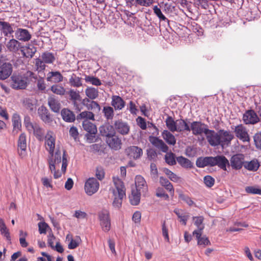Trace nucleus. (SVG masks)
<instances>
[{"instance_id": "nucleus-20", "label": "nucleus", "mask_w": 261, "mask_h": 261, "mask_svg": "<svg viewBox=\"0 0 261 261\" xmlns=\"http://www.w3.org/2000/svg\"><path fill=\"white\" fill-rule=\"evenodd\" d=\"M20 51L23 57L32 58L37 51V48L31 44H27L20 47Z\"/></svg>"}, {"instance_id": "nucleus-3", "label": "nucleus", "mask_w": 261, "mask_h": 261, "mask_svg": "<svg viewBox=\"0 0 261 261\" xmlns=\"http://www.w3.org/2000/svg\"><path fill=\"white\" fill-rule=\"evenodd\" d=\"M237 138L241 141L245 142L250 141V137L247 128L242 124L235 126L233 128L231 127Z\"/></svg>"}, {"instance_id": "nucleus-59", "label": "nucleus", "mask_w": 261, "mask_h": 261, "mask_svg": "<svg viewBox=\"0 0 261 261\" xmlns=\"http://www.w3.org/2000/svg\"><path fill=\"white\" fill-rule=\"evenodd\" d=\"M204 182L207 187L211 188L214 185L215 179L210 175H206L204 177Z\"/></svg>"}, {"instance_id": "nucleus-61", "label": "nucleus", "mask_w": 261, "mask_h": 261, "mask_svg": "<svg viewBox=\"0 0 261 261\" xmlns=\"http://www.w3.org/2000/svg\"><path fill=\"white\" fill-rule=\"evenodd\" d=\"M138 125L142 129H146L147 128L146 123L144 118L139 116L137 119Z\"/></svg>"}, {"instance_id": "nucleus-38", "label": "nucleus", "mask_w": 261, "mask_h": 261, "mask_svg": "<svg viewBox=\"0 0 261 261\" xmlns=\"http://www.w3.org/2000/svg\"><path fill=\"white\" fill-rule=\"evenodd\" d=\"M142 193L133 190L132 192V194L129 196V201L131 204L133 205H137L140 201V197Z\"/></svg>"}, {"instance_id": "nucleus-58", "label": "nucleus", "mask_w": 261, "mask_h": 261, "mask_svg": "<svg viewBox=\"0 0 261 261\" xmlns=\"http://www.w3.org/2000/svg\"><path fill=\"white\" fill-rule=\"evenodd\" d=\"M48 225L45 222H40L38 223L39 232L40 234H46Z\"/></svg>"}, {"instance_id": "nucleus-2", "label": "nucleus", "mask_w": 261, "mask_h": 261, "mask_svg": "<svg viewBox=\"0 0 261 261\" xmlns=\"http://www.w3.org/2000/svg\"><path fill=\"white\" fill-rule=\"evenodd\" d=\"M113 181L116 190H113L115 198L113 202V206L115 208H119L121 206L123 198L125 197V188L123 181L118 178H113Z\"/></svg>"}, {"instance_id": "nucleus-30", "label": "nucleus", "mask_w": 261, "mask_h": 261, "mask_svg": "<svg viewBox=\"0 0 261 261\" xmlns=\"http://www.w3.org/2000/svg\"><path fill=\"white\" fill-rule=\"evenodd\" d=\"M174 213L177 215L178 219H179L180 222L186 226L187 225V222L190 217L189 214L178 208L174 209Z\"/></svg>"}, {"instance_id": "nucleus-28", "label": "nucleus", "mask_w": 261, "mask_h": 261, "mask_svg": "<svg viewBox=\"0 0 261 261\" xmlns=\"http://www.w3.org/2000/svg\"><path fill=\"white\" fill-rule=\"evenodd\" d=\"M61 114L63 119L67 122H72L75 119V116L73 112L68 109L62 110Z\"/></svg>"}, {"instance_id": "nucleus-33", "label": "nucleus", "mask_w": 261, "mask_h": 261, "mask_svg": "<svg viewBox=\"0 0 261 261\" xmlns=\"http://www.w3.org/2000/svg\"><path fill=\"white\" fill-rule=\"evenodd\" d=\"M162 136L165 141L169 145H174L176 140L174 136L167 130H164L162 133Z\"/></svg>"}, {"instance_id": "nucleus-5", "label": "nucleus", "mask_w": 261, "mask_h": 261, "mask_svg": "<svg viewBox=\"0 0 261 261\" xmlns=\"http://www.w3.org/2000/svg\"><path fill=\"white\" fill-rule=\"evenodd\" d=\"M98 219L102 230L108 232L111 229V220L109 213L106 210L101 211L98 214Z\"/></svg>"}, {"instance_id": "nucleus-26", "label": "nucleus", "mask_w": 261, "mask_h": 261, "mask_svg": "<svg viewBox=\"0 0 261 261\" xmlns=\"http://www.w3.org/2000/svg\"><path fill=\"white\" fill-rule=\"evenodd\" d=\"M82 103L88 110L97 111V112L100 110L99 105L95 101L90 100L89 99L85 98L83 100Z\"/></svg>"}, {"instance_id": "nucleus-55", "label": "nucleus", "mask_w": 261, "mask_h": 261, "mask_svg": "<svg viewBox=\"0 0 261 261\" xmlns=\"http://www.w3.org/2000/svg\"><path fill=\"white\" fill-rule=\"evenodd\" d=\"M245 191L249 194L261 195V189L254 186H248L245 188Z\"/></svg>"}, {"instance_id": "nucleus-14", "label": "nucleus", "mask_w": 261, "mask_h": 261, "mask_svg": "<svg viewBox=\"0 0 261 261\" xmlns=\"http://www.w3.org/2000/svg\"><path fill=\"white\" fill-rule=\"evenodd\" d=\"M245 162L244 155L242 153L234 154L230 159L231 166L235 170L241 169Z\"/></svg>"}, {"instance_id": "nucleus-47", "label": "nucleus", "mask_w": 261, "mask_h": 261, "mask_svg": "<svg viewBox=\"0 0 261 261\" xmlns=\"http://www.w3.org/2000/svg\"><path fill=\"white\" fill-rule=\"evenodd\" d=\"M0 25L2 26V30L5 35L11 34L13 33V30L11 25L7 22H0Z\"/></svg>"}, {"instance_id": "nucleus-41", "label": "nucleus", "mask_w": 261, "mask_h": 261, "mask_svg": "<svg viewBox=\"0 0 261 261\" xmlns=\"http://www.w3.org/2000/svg\"><path fill=\"white\" fill-rule=\"evenodd\" d=\"M82 78L80 77L74 73H73L70 76L69 79V83L70 85L74 87H80L82 86Z\"/></svg>"}, {"instance_id": "nucleus-24", "label": "nucleus", "mask_w": 261, "mask_h": 261, "mask_svg": "<svg viewBox=\"0 0 261 261\" xmlns=\"http://www.w3.org/2000/svg\"><path fill=\"white\" fill-rule=\"evenodd\" d=\"M152 144L164 152H167L168 150V146L165 142L159 138L153 137L150 140Z\"/></svg>"}, {"instance_id": "nucleus-1", "label": "nucleus", "mask_w": 261, "mask_h": 261, "mask_svg": "<svg viewBox=\"0 0 261 261\" xmlns=\"http://www.w3.org/2000/svg\"><path fill=\"white\" fill-rule=\"evenodd\" d=\"M56 138L54 133L51 130L47 131L45 136V146L46 149L49 152V156L47 160L50 170L53 171L55 169V164H59L62 161L61 170L62 172L65 173L68 165L67 154L64 150L62 158L61 152L57 149L54 154L55 147Z\"/></svg>"}, {"instance_id": "nucleus-11", "label": "nucleus", "mask_w": 261, "mask_h": 261, "mask_svg": "<svg viewBox=\"0 0 261 261\" xmlns=\"http://www.w3.org/2000/svg\"><path fill=\"white\" fill-rule=\"evenodd\" d=\"M135 190L145 195L148 191V186L144 178L140 175H137L135 177Z\"/></svg>"}, {"instance_id": "nucleus-17", "label": "nucleus", "mask_w": 261, "mask_h": 261, "mask_svg": "<svg viewBox=\"0 0 261 261\" xmlns=\"http://www.w3.org/2000/svg\"><path fill=\"white\" fill-rule=\"evenodd\" d=\"M106 142L111 149L115 150H119L121 147V140L115 135L107 138Z\"/></svg>"}, {"instance_id": "nucleus-63", "label": "nucleus", "mask_w": 261, "mask_h": 261, "mask_svg": "<svg viewBox=\"0 0 261 261\" xmlns=\"http://www.w3.org/2000/svg\"><path fill=\"white\" fill-rule=\"evenodd\" d=\"M193 219L194 221V224L197 227H198L199 228H203V226H202V227L201 226V225L203 221V220H204V218L202 216L194 217L193 218Z\"/></svg>"}, {"instance_id": "nucleus-48", "label": "nucleus", "mask_w": 261, "mask_h": 261, "mask_svg": "<svg viewBox=\"0 0 261 261\" xmlns=\"http://www.w3.org/2000/svg\"><path fill=\"white\" fill-rule=\"evenodd\" d=\"M46 63L41 58H36L35 59V67L36 70L38 72L44 71L46 68Z\"/></svg>"}, {"instance_id": "nucleus-35", "label": "nucleus", "mask_w": 261, "mask_h": 261, "mask_svg": "<svg viewBox=\"0 0 261 261\" xmlns=\"http://www.w3.org/2000/svg\"><path fill=\"white\" fill-rule=\"evenodd\" d=\"M176 132H190V126L184 119L177 120Z\"/></svg>"}, {"instance_id": "nucleus-10", "label": "nucleus", "mask_w": 261, "mask_h": 261, "mask_svg": "<svg viewBox=\"0 0 261 261\" xmlns=\"http://www.w3.org/2000/svg\"><path fill=\"white\" fill-rule=\"evenodd\" d=\"M243 120L246 124H255L259 121V118L254 110H249L243 114Z\"/></svg>"}, {"instance_id": "nucleus-25", "label": "nucleus", "mask_w": 261, "mask_h": 261, "mask_svg": "<svg viewBox=\"0 0 261 261\" xmlns=\"http://www.w3.org/2000/svg\"><path fill=\"white\" fill-rule=\"evenodd\" d=\"M12 122L13 125L12 133L16 134L21 128V121L20 116L17 113H14L12 116Z\"/></svg>"}, {"instance_id": "nucleus-21", "label": "nucleus", "mask_w": 261, "mask_h": 261, "mask_svg": "<svg viewBox=\"0 0 261 261\" xmlns=\"http://www.w3.org/2000/svg\"><path fill=\"white\" fill-rule=\"evenodd\" d=\"M99 132L102 136L107 138L115 135V129L114 126L109 123L105 124L99 127Z\"/></svg>"}, {"instance_id": "nucleus-27", "label": "nucleus", "mask_w": 261, "mask_h": 261, "mask_svg": "<svg viewBox=\"0 0 261 261\" xmlns=\"http://www.w3.org/2000/svg\"><path fill=\"white\" fill-rule=\"evenodd\" d=\"M6 46L8 50L13 53H16L20 49V43L15 39H10L6 43Z\"/></svg>"}, {"instance_id": "nucleus-50", "label": "nucleus", "mask_w": 261, "mask_h": 261, "mask_svg": "<svg viewBox=\"0 0 261 261\" xmlns=\"http://www.w3.org/2000/svg\"><path fill=\"white\" fill-rule=\"evenodd\" d=\"M165 156V160L166 162L169 165H174L176 164V160L175 159V154L171 152H166Z\"/></svg>"}, {"instance_id": "nucleus-34", "label": "nucleus", "mask_w": 261, "mask_h": 261, "mask_svg": "<svg viewBox=\"0 0 261 261\" xmlns=\"http://www.w3.org/2000/svg\"><path fill=\"white\" fill-rule=\"evenodd\" d=\"M244 167L248 170L256 171L259 167V163L257 160H253L250 162H245Z\"/></svg>"}, {"instance_id": "nucleus-52", "label": "nucleus", "mask_w": 261, "mask_h": 261, "mask_svg": "<svg viewBox=\"0 0 261 261\" xmlns=\"http://www.w3.org/2000/svg\"><path fill=\"white\" fill-rule=\"evenodd\" d=\"M81 242L80 237L76 236L75 239H71L70 242L68 244V248L70 249H74L77 247Z\"/></svg>"}, {"instance_id": "nucleus-37", "label": "nucleus", "mask_w": 261, "mask_h": 261, "mask_svg": "<svg viewBox=\"0 0 261 261\" xmlns=\"http://www.w3.org/2000/svg\"><path fill=\"white\" fill-rule=\"evenodd\" d=\"M98 89L94 87H88L85 90L86 95L88 97V99L94 100L97 98L98 96Z\"/></svg>"}, {"instance_id": "nucleus-9", "label": "nucleus", "mask_w": 261, "mask_h": 261, "mask_svg": "<svg viewBox=\"0 0 261 261\" xmlns=\"http://www.w3.org/2000/svg\"><path fill=\"white\" fill-rule=\"evenodd\" d=\"M219 135L220 141V146L222 148L225 146H228L234 138L233 135L230 132L224 129H220Z\"/></svg>"}, {"instance_id": "nucleus-39", "label": "nucleus", "mask_w": 261, "mask_h": 261, "mask_svg": "<svg viewBox=\"0 0 261 261\" xmlns=\"http://www.w3.org/2000/svg\"><path fill=\"white\" fill-rule=\"evenodd\" d=\"M41 59L46 63V64H53L56 60L54 54L49 51L43 53L41 56Z\"/></svg>"}, {"instance_id": "nucleus-62", "label": "nucleus", "mask_w": 261, "mask_h": 261, "mask_svg": "<svg viewBox=\"0 0 261 261\" xmlns=\"http://www.w3.org/2000/svg\"><path fill=\"white\" fill-rule=\"evenodd\" d=\"M197 244L198 245H203L205 247L206 246L211 245V242L208 238L202 237L197 241Z\"/></svg>"}, {"instance_id": "nucleus-32", "label": "nucleus", "mask_w": 261, "mask_h": 261, "mask_svg": "<svg viewBox=\"0 0 261 261\" xmlns=\"http://www.w3.org/2000/svg\"><path fill=\"white\" fill-rule=\"evenodd\" d=\"M63 76L59 71H50L47 74V80L58 83L63 81Z\"/></svg>"}, {"instance_id": "nucleus-7", "label": "nucleus", "mask_w": 261, "mask_h": 261, "mask_svg": "<svg viewBox=\"0 0 261 261\" xmlns=\"http://www.w3.org/2000/svg\"><path fill=\"white\" fill-rule=\"evenodd\" d=\"M11 87L14 89H24L27 86V78L13 74L11 77Z\"/></svg>"}, {"instance_id": "nucleus-22", "label": "nucleus", "mask_w": 261, "mask_h": 261, "mask_svg": "<svg viewBox=\"0 0 261 261\" xmlns=\"http://www.w3.org/2000/svg\"><path fill=\"white\" fill-rule=\"evenodd\" d=\"M15 37L20 41L27 42L31 39L32 35L28 30L19 28L15 32Z\"/></svg>"}, {"instance_id": "nucleus-54", "label": "nucleus", "mask_w": 261, "mask_h": 261, "mask_svg": "<svg viewBox=\"0 0 261 261\" xmlns=\"http://www.w3.org/2000/svg\"><path fill=\"white\" fill-rule=\"evenodd\" d=\"M253 140L256 148L261 150V132H257L254 134Z\"/></svg>"}, {"instance_id": "nucleus-19", "label": "nucleus", "mask_w": 261, "mask_h": 261, "mask_svg": "<svg viewBox=\"0 0 261 261\" xmlns=\"http://www.w3.org/2000/svg\"><path fill=\"white\" fill-rule=\"evenodd\" d=\"M115 129L120 134L126 135L128 134L130 129L128 124L121 120L116 121L114 123Z\"/></svg>"}, {"instance_id": "nucleus-23", "label": "nucleus", "mask_w": 261, "mask_h": 261, "mask_svg": "<svg viewBox=\"0 0 261 261\" xmlns=\"http://www.w3.org/2000/svg\"><path fill=\"white\" fill-rule=\"evenodd\" d=\"M48 105L52 111L59 113L61 109V103L59 100L54 96H50L48 98Z\"/></svg>"}, {"instance_id": "nucleus-29", "label": "nucleus", "mask_w": 261, "mask_h": 261, "mask_svg": "<svg viewBox=\"0 0 261 261\" xmlns=\"http://www.w3.org/2000/svg\"><path fill=\"white\" fill-rule=\"evenodd\" d=\"M83 129L89 134L95 135L97 130L96 125L88 120H83L82 123Z\"/></svg>"}, {"instance_id": "nucleus-13", "label": "nucleus", "mask_w": 261, "mask_h": 261, "mask_svg": "<svg viewBox=\"0 0 261 261\" xmlns=\"http://www.w3.org/2000/svg\"><path fill=\"white\" fill-rule=\"evenodd\" d=\"M125 153L129 159L137 160L142 155V149L136 146H130L125 149Z\"/></svg>"}, {"instance_id": "nucleus-31", "label": "nucleus", "mask_w": 261, "mask_h": 261, "mask_svg": "<svg viewBox=\"0 0 261 261\" xmlns=\"http://www.w3.org/2000/svg\"><path fill=\"white\" fill-rule=\"evenodd\" d=\"M112 106H113L115 110L122 109L125 105V102L119 96L113 95L112 97Z\"/></svg>"}, {"instance_id": "nucleus-51", "label": "nucleus", "mask_w": 261, "mask_h": 261, "mask_svg": "<svg viewBox=\"0 0 261 261\" xmlns=\"http://www.w3.org/2000/svg\"><path fill=\"white\" fill-rule=\"evenodd\" d=\"M164 172L169 178L174 182H177L180 179L179 177L167 168H164Z\"/></svg>"}, {"instance_id": "nucleus-12", "label": "nucleus", "mask_w": 261, "mask_h": 261, "mask_svg": "<svg viewBox=\"0 0 261 261\" xmlns=\"http://www.w3.org/2000/svg\"><path fill=\"white\" fill-rule=\"evenodd\" d=\"M212 166H218L220 168L226 171V166L229 165V161L224 155L211 156Z\"/></svg>"}, {"instance_id": "nucleus-40", "label": "nucleus", "mask_w": 261, "mask_h": 261, "mask_svg": "<svg viewBox=\"0 0 261 261\" xmlns=\"http://www.w3.org/2000/svg\"><path fill=\"white\" fill-rule=\"evenodd\" d=\"M95 115L92 112L85 111L81 112L80 114L77 115L76 119L77 120L83 119V120H94Z\"/></svg>"}, {"instance_id": "nucleus-57", "label": "nucleus", "mask_w": 261, "mask_h": 261, "mask_svg": "<svg viewBox=\"0 0 261 261\" xmlns=\"http://www.w3.org/2000/svg\"><path fill=\"white\" fill-rule=\"evenodd\" d=\"M105 173L103 168L101 166H98L96 168L95 176L98 179L101 180L105 177Z\"/></svg>"}, {"instance_id": "nucleus-56", "label": "nucleus", "mask_w": 261, "mask_h": 261, "mask_svg": "<svg viewBox=\"0 0 261 261\" xmlns=\"http://www.w3.org/2000/svg\"><path fill=\"white\" fill-rule=\"evenodd\" d=\"M153 10L154 14L161 20L165 21L167 20V18L163 14L161 9L158 6H154L153 8Z\"/></svg>"}, {"instance_id": "nucleus-6", "label": "nucleus", "mask_w": 261, "mask_h": 261, "mask_svg": "<svg viewBox=\"0 0 261 261\" xmlns=\"http://www.w3.org/2000/svg\"><path fill=\"white\" fill-rule=\"evenodd\" d=\"M190 131L191 130L193 135L195 136L201 135L202 134L206 133L208 129L207 124L202 123L201 121H193L191 123L190 126Z\"/></svg>"}, {"instance_id": "nucleus-43", "label": "nucleus", "mask_w": 261, "mask_h": 261, "mask_svg": "<svg viewBox=\"0 0 261 261\" xmlns=\"http://www.w3.org/2000/svg\"><path fill=\"white\" fill-rule=\"evenodd\" d=\"M102 112L107 120L113 119L114 116V111L112 107L110 106L104 107Z\"/></svg>"}, {"instance_id": "nucleus-53", "label": "nucleus", "mask_w": 261, "mask_h": 261, "mask_svg": "<svg viewBox=\"0 0 261 261\" xmlns=\"http://www.w3.org/2000/svg\"><path fill=\"white\" fill-rule=\"evenodd\" d=\"M68 94L71 101L79 100L80 101L81 100V97L79 91L70 89L68 92Z\"/></svg>"}, {"instance_id": "nucleus-44", "label": "nucleus", "mask_w": 261, "mask_h": 261, "mask_svg": "<svg viewBox=\"0 0 261 261\" xmlns=\"http://www.w3.org/2000/svg\"><path fill=\"white\" fill-rule=\"evenodd\" d=\"M165 122L169 130L172 132H176L177 120L175 121L172 117L168 116L166 119Z\"/></svg>"}, {"instance_id": "nucleus-60", "label": "nucleus", "mask_w": 261, "mask_h": 261, "mask_svg": "<svg viewBox=\"0 0 261 261\" xmlns=\"http://www.w3.org/2000/svg\"><path fill=\"white\" fill-rule=\"evenodd\" d=\"M22 103L23 105L26 109H29L30 110H33L34 105L32 102L31 99L27 98H24L23 100Z\"/></svg>"}, {"instance_id": "nucleus-64", "label": "nucleus", "mask_w": 261, "mask_h": 261, "mask_svg": "<svg viewBox=\"0 0 261 261\" xmlns=\"http://www.w3.org/2000/svg\"><path fill=\"white\" fill-rule=\"evenodd\" d=\"M156 196L158 197L163 198L165 200L169 199V195L165 193L162 189H158L156 192Z\"/></svg>"}, {"instance_id": "nucleus-4", "label": "nucleus", "mask_w": 261, "mask_h": 261, "mask_svg": "<svg viewBox=\"0 0 261 261\" xmlns=\"http://www.w3.org/2000/svg\"><path fill=\"white\" fill-rule=\"evenodd\" d=\"M99 188V183L94 177L89 178L85 182L84 190L85 193L89 196L96 193Z\"/></svg>"}, {"instance_id": "nucleus-36", "label": "nucleus", "mask_w": 261, "mask_h": 261, "mask_svg": "<svg viewBox=\"0 0 261 261\" xmlns=\"http://www.w3.org/2000/svg\"><path fill=\"white\" fill-rule=\"evenodd\" d=\"M211 162V156H206L197 159L196 164L198 167L203 168L207 166H212Z\"/></svg>"}, {"instance_id": "nucleus-49", "label": "nucleus", "mask_w": 261, "mask_h": 261, "mask_svg": "<svg viewBox=\"0 0 261 261\" xmlns=\"http://www.w3.org/2000/svg\"><path fill=\"white\" fill-rule=\"evenodd\" d=\"M85 80L86 82L89 83L95 86H98L101 85L100 80L97 77H94L93 76L86 75Z\"/></svg>"}, {"instance_id": "nucleus-15", "label": "nucleus", "mask_w": 261, "mask_h": 261, "mask_svg": "<svg viewBox=\"0 0 261 261\" xmlns=\"http://www.w3.org/2000/svg\"><path fill=\"white\" fill-rule=\"evenodd\" d=\"M18 152L21 158L27 155V137L24 133H21L18 138L17 142Z\"/></svg>"}, {"instance_id": "nucleus-16", "label": "nucleus", "mask_w": 261, "mask_h": 261, "mask_svg": "<svg viewBox=\"0 0 261 261\" xmlns=\"http://www.w3.org/2000/svg\"><path fill=\"white\" fill-rule=\"evenodd\" d=\"M12 69V65L9 63H4L0 66V80H5L9 77Z\"/></svg>"}, {"instance_id": "nucleus-42", "label": "nucleus", "mask_w": 261, "mask_h": 261, "mask_svg": "<svg viewBox=\"0 0 261 261\" xmlns=\"http://www.w3.org/2000/svg\"><path fill=\"white\" fill-rule=\"evenodd\" d=\"M176 160L178 163L184 168H191L192 167L191 162L182 156L177 157Z\"/></svg>"}, {"instance_id": "nucleus-18", "label": "nucleus", "mask_w": 261, "mask_h": 261, "mask_svg": "<svg viewBox=\"0 0 261 261\" xmlns=\"http://www.w3.org/2000/svg\"><path fill=\"white\" fill-rule=\"evenodd\" d=\"M38 115L41 119L45 123H50L53 121L51 116L47 109L42 106L38 110Z\"/></svg>"}, {"instance_id": "nucleus-46", "label": "nucleus", "mask_w": 261, "mask_h": 261, "mask_svg": "<svg viewBox=\"0 0 261 261\" xmlns=\"http://www.w3.org/2000/svg\"><path fill=\"white\" fill-rule=\"evenodd\" d=\"M33 132L34 135L38 140H43L44 138V130L38 124L35 126Z\"/></svg>"}, {"instance_id": "nucleus-8", "label": "nucleus", "mask_w": 261, "mask_h": 261, "mask_svg": "<svg viewBox=\"0 0 261 261\" xmlns=\"http://www.w3.org/2000/svg\"><path fill=\"white\" fill-rule=\"evenodd\" d=\"M206 132L205 136L208 144L213 147L220 146L219 131L216 132L214 130L208 128Z\"/></svg>"}, {"instance_id": "nucleus-45", "label": "nucleus", "mask_w": 261, "mask_h": 261, "mask_svg": "<svg viewBox=\"0 0 261 261\" xmlns=\"http://www.w3.org/2000/svg\"><path fill=\"white\" fill-rule=\"evenodd\" d=\"M50 90L55 94L59 95H64L65 93L66 90L62 86L59 85H54L50 87Z\"/></svg>"}]
</instances>
